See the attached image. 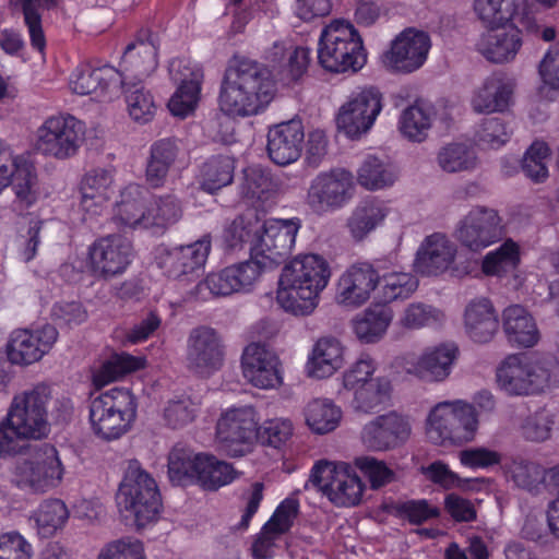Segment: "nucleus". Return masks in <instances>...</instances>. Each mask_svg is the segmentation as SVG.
<instances>
[{
    "instance_id": "nucleus-1",
    "label": "nucleus",
    "mask_w": 559,
    "mask_h": 559,
    "mask_svg": "<svg viewBox=\"0 0 559 559\" xmlns=\"http://www.w3.org/2000/svg\"><path fill=\"white\" fill-rule=\"evenodd\" d=\"M275 83L270 71L257 61L235 58L225 70L218 103L229 116L258 115L273 99Z\"/></svg>"
},
{
    "instance_id": "nucleus-2",
    "label": "nucleus",
    "mask_w": 559,
    "mask_h": 559,
    "mask_svg": "<svg viewBox=\"0 0 559 559\" xmlns=\"http://www.w3.org/2000/svg\"><path fill=\"white\" fill-rule=\"evenodd\" d=\"M331 276L328 261L319 254H304L286 264L280 276L277 302L295 316H308Z\"/></svg>"
},
{
    "instance_id": "nucleus-3",
    "label": "nucleus",
    "mask_w": 559,
    "mask_h": 559,
    "mask_svg": "<svg viewBox=\"0 0 559 559\" xmlns=\"http://www.w3.org/2000/svg\"><path fill=\"white\" fill-rule=\"evenodd\" d=\"M117 506L126 524L142 528L156 520L162 498L155 479L138 461H130L119 486Z\"/></svg>"
},
{
    "instance_id": "nucleus-4",
    "label": "nucleus",
    "mask_w": 559,
    "mask_h": 559,
    "mask_svg": "<svg viewBox=\"0 0 559 559\" xmlns=\"http://www.w3.org/2000/svg\"><path fill=\"white\" fill-rule=\"evenodd\" d=\"M497 382L509 395L537 394L558 384L559 371L551 359L513 354L497 368Z\"/></svg>"
},
{
    "instance_id": "nucleus-5",
    "label": "nucleus",
    "mask_w": 559,
    "mask_h": 559,
    "mask_svg": "<svg viewBox=\"0 0 559 559\" xmlns=\"http://www.w3.org/2000/svg\"><path fill=\"white\" fill-rule=\"evenodd\" d=\"M318 60L330 72L359 71L367 62V52L354 25L342 20L326 25L320 35Z\"/></svg>"
},
{
    "instance_id": "nucleus-6",
    "label": "nucleus",
    "mask_w": 559,
    "mask_h": 559,
    "mask_svg": "<svg viewBox=\"0 0 559 559\" xmlns=\"http://www.w3.org/2000/svg\"><path fill=\"white\" fill-rule=\"evenodd\" d=\"M135 416L133 397L128 390L114 388L94 397L90 420L94 433L111 441L124 435Z\"/></svg>"
},
{
    "instance_id": "nucleus-7",
    "label": "nucleus",
    "mask_w": 559,
    "mask_h": 559,
    "mask_svg": "<svg viewBox=\"0 0 559 559\" xmlns=\"http://www.w3.org/2000/svg\"><path fill=\"white\" fill-rule=\"evenodd\" d=\"M64 468L56 448L44 445L27 459L16 461L12 483L32 493H45L58 487Z\"/></svg>"
},
{
    "instance_id": "nucleus-8",
    "label": "nucleus",
    "mask_w": 559,
    "mask_h": 559,
    "mask_svg": "<svg viewBox=\"0 0 559 559\" xmlns=\"http://www.w3.org/2000/svg\"><path fill=\"white\" fill-rule=\"evenodd\" d=\"M261 261L253 253L248 261L239 262L209 274L188 292L189 299L206 301L213 297L248 292L263 271Z\"/></svg>"
},
{
    "instance_id": "nucleus-9",
    "label": "nucleus",
    "mask_w": 559,
    "mask_h": 559,
    "mask_svg": "<svg viewBox=\"0 0 559 559\" xmlns=\"http://www.w3.org/2000/svg\"><path fill=\"white\" fill-rule=\"evenodd\" d=\"M50 399V388L45 384L16 395L8 413L9 423L26 438H45L49 432L47 403Z\"/></svg>"
},
{
    "instance_id": "nucleus-10",
    "label": "nucleus",
    "mask_w": 559,
    "mask_h": 559,
    "mask_svg": "<svg viewBox=\"0 0 559 559\" xmlns=\"http://www.w3.org/2000/svg\"><path fill=\"white\" fill-rule=\"evenodd\" d=\"M85 139V126L73 116L48 118L37 131L36 148L46 156H74Z\"/></svg>"
},
{
    "instance_id": "nucleus-11",
    "label": "nucleus",
    "mask_w": 559,
    "mask_h": 559,
    "mask_svg": "<svg viewBox=\"0 0 559 559\" xmlns=\"http://www.w3.org/2000/svg\"><path fill=\"white\" fill-rule=\"evenodd\" d=\"M309 480L337 507H354L361 500L364 485L358 476L348 473L346 465L337 467L329 462H319L313 466Z\"/></svg>"
},
{
    "instance_id": "nucleus-12",
    "label": "nucleus",
    "mask_w": 559,
    "mask_h": 559,
    "mask_svg": "<svg viewBox=\"0 0 559 559\" xmlns=\"http://www.w3.org/2000/svg\"><path fill=\"white\" fill-rule=\"evenodd\" d=\"M300 227L299 219H273L262 222L250 252L261 261L262 266L273 270L289 255Z\"/></svg>"
},
{
    "instance_id": "nucleus-13",
    "label": "nucleus",
    "mask_w": 559,
    "mask_h": 559,
    "mask_svg": "<svg viewBox=\"0 0 559 559\" xmlns=\"http://www.w3.org/2000/svg\"><path fill=\"white\" fill-rule=\"evenodd\" d=\"M502 217L492 207L477 205L459 223L455 229L457 241L471 251L479 252L502 239Z\"/></svg>"
},
{
    "instance_id": "nucleus-14",
    "label": "nucleus",
    "mask_w": 559,
    "mask_h": 559,
    "mask_svg": "<svg viewBox=\"0 0 559 559\" xmlns=\"http://www.w3.org/2000/svg\"><path fill=\"white\" fill-rule=\"evenodd\" d=\"M382 110V94L373 86L353 93L340 107L336 123L352 139L367 133Z\"/></svg>"
},
{
    "instance_id": "nucleus-15",
    "label": "nucleus",
    "mask_w": 559,
    "mask_h": 559,
    "mask_svg": "<svg viewBox=\"0 0 559 559\" xmlns=\"http://www.w3.org/2000/svg\"><path fill=\"white\" fill-rule=\"evenodd\" d=\"M254 408L243 406L227 411L217 423V439L230 456L245 455L257 437Z\"/></svg>"
},
{
    "instance_id": "nucleus-16",
    "label": "nucleus",
    "mask_w": 559,
    "mask_h": 559,
    "mask_svg": "<svg viewBox=\"0 0 559 559\" xmlns=\"http://www.w3.org/2000/svg\"><path fill=\"white\" fill-rule=\"evenodd\" d=\"M225 350L221 335L213 328L201 325L191 330L187 344V367L199 377H210L224 364Z\"/></svg>"
},
{
    "instance_id": "nucleus-17",
    "label": "nucleus",
    "mask_w": 559,
    "mask_h": 559,
    "mask_svg": "<svg viewBox=\"0 0 559 559\" xmlns=\"http://www.w3.org/2000/svg\"><path fill=\"white\" fill-rule=\"evenodd\" d=\"M211 250V238L204 236L193 243L163 249L157 265L169 278L190 282L202 271Z\"/></svg>"
},
{
    "instance_id": "nucleus-18",
    "label": "nucleus",
    "mask_w": 559,
    "mask_h": 559,
    "mask_svg": "<svg viewBox=\"0 0 559 559\" xmlns=\"http://www.w3.org/2000/svg\"><path fill=\"white\" fill-rule=\"evenodd\" d=\"M353 187V175L345 169L320 174L308 190V205L317 213L340 207L350 198Z\"/></svg>"
},
{
    "instance_id": "nucleus-19",
    "label": "nucleus",
    "mask_w": 559,
    "mask_h": 559,
    "mask_svg": "<svg viewBox=\"0 0 559 559\" xmlns=\"http://www.w3.org/2000/svg\"><path fill=\"white\" fill-rule=\"evenodd\" d=\"M411 432L408 419L396 412H390L366 424L360 438L371 451H388L404 444Z\"/></svg>"
},
{
    "instance_id": "nucleus-20",
    "label": "nucleus",
    "mask_w": 559,
    "mask_h": 559,
    "mask_svg": "<svg viewBox=\"0 0 559 559\" xmlns=\"http://www.w3.org/2000/svg\"><path fill=\"white\" fill-rule=\"evenodd\" d=\"M132 245L121 235H108L96 240L90 248L93 271L104 278L123 273L132 259Z\"/></svg>"
},
{
    "instance_id": "nucleus-21",
    "label": "nucleus",
    "mask_w": 559,
    "mask_h": 559,
    "mask_svg": "<svg viewBox=\"0 0 559 559\" xmlns=\"http://www.w3.org/2000/svg\"><path fill=\"white\" fill-rule=\"evenodd\" d=\"M430 46L427 33L407 28L392 41L385 63L397 72H414L425 63Z\"/></svg>"
},
{
    "instance_id": "nucleus-22",
    "label": "nucleus",
    "mask_w": 559,
    "mask_h": 559,
    "mask_svg": "<svg viewBox=\"0 0 559 559\" xmlns=\"http://www.w3.org/2000/svg\"><path fill=\"white\" fill-rule=\"evenodd\" d=\"M169 73L179 86L169 99L168 108L174 116L186 117L199 100L203 71L197 66H191L190 62L177 59L170 62Z\"/></svg>"
},
{
    "instance_id": "nucleus-23",
    "label": "nucleus",
    "mask_w": 559,
    "mask_h": 559,
    "mask_svg": "<svg viewBox=\"0 0 559 559\" xmlns=\"http://www.w3.org/2000/svg\"><path fill=\"white\" fill-rule=\"evenodd\" d=\"M243 377L257 388L271 389L282 383L277 356L265 346L249 344L241 357Z\"/></svg>"
},
{
    "instance_id": "nucleus-24",
    "label": "nucleus",
    "mask_w": 559,
    "mask_h": 559,
    "mask_svg": "<svg viewBox=\"0 0 559 559\" xmlns=\"http://www.w3.org/2000/svg\"><path fill=\"white\" fill-rule=\"evenodd\" d=\"M304 139V126L298 119L270 128L266 145L270 159L278 166L295 163L301 155Z\"/></svg>"
},
{
    "instance_id": "nucleus-25",
    "label": "nucleus",
    "mask_w": 559,
    "mask_h": 559,
    "mask_svg": "<svg viewBox=\"0 0 559 559\" xmlns=\"http://www.w3.org/2000/svg\"><path fill=\"white\" fill-rule=\"evenodd\" d=\"M57 337V329L49 324L36 332L15 331L8 344V358L15 365H31L52 347Z\"/></svg>"
},
{
    "instance_id": "nucleus-26",
    "label": "nucleus",
    "mask_w": 559,
    "mask_h": 559,
    "mask_svg": "<svg viewBox=\"0 0 559 559\" xmlns=\"http://www.w3.org/2000/svg\"><path fill=\"white\" fill-rule=\"evenodd\" d=\"M380 276L369 263L352 265L340 278L336 300L345 307L357 308L370 298Z\"/></svg>"
},
{
    "instance_id": "nucleus-27",
    "label": "nucleus",
    "mask_w": 559,
    "mask_h": 559,
    "mask_svg": "<svg viewBox=\"0 0 559 559\" xmlns=\"http://www.w3.org/2000/svg\"><path fill=\"white\" fill-rule=\"evenodd\" d=\"M455 254V245L444 234L435 233L423 240L414 266L421 275L436 276L448 270Z\"/></svg>"
},
{
    "instance_id": "nucleus-28",
    "label": "nucleus",
    "mask_w": 559,
    "mask_h": 559,
    "mask_svg": "<svg viewBox=\"0 0 559 559\" xmlns=\"http://www.w3.org/2000/svg\"><path fill=\"white\" fill-rule=\"evenodd\" d=\"M521 32L519 25L510 31L489 28L478 39L477 51L492 63L510 62L522 47Z\"/></svg>"
},
{
    "instance_id": "nucleus-29",
    "label": "nucleus",
    "mask_w": 559,
    "mask_h": 559,
    "mask_svg": "<svg viewBox=\"0 0 559 559\" xmlns=\"http://www.w3.org/2000/svg\"><path fill=\"white\" fill-rule=\"evenodd\" d=\"M464 326L473 342H490L499 328L498 314L491 301L487 298L473 299L465 308Z\"/></svg>"
},
{
    "instance_id": "nucleus-30",
    "label": "nucleus",
    "mask_w": 559,
    "mask_h": 559,
    "mask_svg": "<svg viewBox=\"0 0 559 559\" xmlns=\"http://www.w3.org/2000/svg\"><path fill=\"white\" fill-rule=\"evenodd\" d=\"M507 340L518 347H533L539 341V331L531 313L520 305L509 306L502 313Z\"/></svg>"
},
{
    "instance_id": "nucleus-31",
    "label": "nucleus",
    "mask_w": 559,
    "mask_h": 559,
    "mask_svg": "<svg viewBox=\"0 0 559 559\" xmlns=\"http://www.w3.org/2000/svg\"><path fill=\"white\" fill-rule=\"evenodd\" d=\"M513 94V84L501 74L488 76L472 98L475 112L490 114L508 108Z\"/></svg>"
},
{
    "instance_id": "nucleus-32",
    "label": "nucleus",
    "mask_w": 559,
    "mask_h": 559,
    "mask_svg": "<svg viewBox=\"0 0 559 559\" xmlns=\"http://www.w3.org/2000/svg\"><path fill=\"white\" fill-rule=\"evenodd\" d=\"M393 317L388 305L372 304L353 319L354 333L361 343L374 344L385 335Z\"/></svg>"
},
{
    "instance_id": "nucleus-33",
    "label": "nucleus",
    "mask_w": 559,
    "mask_h": 559,
    "mask_svg": "<svg viewBox=\"0 0 559 559\" xmlns=\"http://www.w3.org/2000/svg\"><path fill=\"white\" fill-rule=\"evenodd\" d=\"M180 152V143L175 138L160 139L152 144L145 170L146 181L151 187L158 188L164 185Z\"/></svg>"
},
{
    "instance_id": "nucleus-34",
    "label": "nucleus",
    "mask_w": 559,
    "mask_h": 559,
    "mask_svg": "<svg viewBox=\"0 0 559 559\" xmlns=\"http://www.w3.org/2000/svg\"><path fill=\"white\" fill-rule=\"evenodd\" d=\"M112 182V174L107 169L96 168L88 171L80 187L82 209L87 213L98 214L99 209L114 193Z\"/></svg>"
},
{
    "instance_id": "nucleus-35",
    "label": "nucleus",
    "mask_w": 559,
    "mask_h": 559,
    "mask_svg": "<svg viewBox=\"0 0 559 559\" xmlns=\"http://www.w3.org/2000/svg\"><path fill=\"white\" fill-rule=\"evenodd\" d=\"M343 365V346L332 336L321 337L309 360L310 374L322 379L332 376Z\"/></svg>"
},
{
    "instance_id": "nucleus-36",
    "label": "nucleus",
    "mask_w": 559,
    "mask_h": 559,
    "mask_svg": "<svg viewBox=\"0 0 559 559\" xmlns=\"http://www.w3.org/2000/svg\"><path fill=\"white\" fill-rule=\"evenodd\" d=\"M433 115L435 111L430 105L424 102H415L401 112L399 130L408 141L424 142L432 126Z\"/></svg>"
},
{
    "instance_id": "nucleus-37",
    "label": "nucleus",
    "mask_w": 559,
    "mask_h": 559,
    "mask_svg": "<svg viewBox=\"0 0 559 559\" xmlns=\"http://www.w3.org/2000/svg\"><path fill=\"white\" fill-rule=\"evenodd\" d=\"M147 197V190L135 183L127 186L120 193V201L117 203V218L130 227L145 228V218L147 209L144 204Z\"/></svg>"
},
{
    "instance_id": "nucleus-38",
    "label": "nucleus",
    "mask_w": 559,
    "mask_h": 559,
    "mask_svg": "<svg viewBox=\"0 0 559 559\" xmlns=\"http://www.w3.org/2000/svg\"><path fill=\"white\" fill-rule=\"evenodd\" d=\"M118 83L121 84L130 117L140 123L151 121L156 106L153 95L145 88L142 81H127L126 78L120 76Z\"/></svg>"
},
{
    "instance_id": "nucleus-39",
    "label": "nucleus",
    "mask_w": 559,
    "mask_h": 559,
    "mask_svg": "<svg viewBox=\"0 0 559 559\" xmlns=\"http://www.w3.org/2000/svg\"><path fill=\"white\" fill-rule=\"evenodd\" d=\"M388 213L389 209L381 200L370 198L361 201L348 219V227L353 237L361 240L383 222Z\"/></svg>"
},
{
    "instance_id": "nucleus-40",
    "label": "nucleus",
    "mask_w": 559,
    "mask_h": 559,
    "mask_svg": "<svg viewBox=\"0 0 559 559\" xmlns=\"http://www.w3.org/2000/svg\"><path fill=\"white\" fill-rule=\"evenodd\" d=\"M120 76L119 72L108 66L97 69H78L72 74L70 87L79 95H88L98 90L105 92L111 84H117Z\"/></svg>"
},
{
    "instance_id": "nucleus-41",
    "label": "nucleus",
    "mask_w": 559,
    "mask_h": 559,
    "mask_svg": "<svg viewBox=\"0 0 559 559\" xmlns=\"http://www.w3.org/2000/svg\"><path fill=\"white\" fill-rule=\"evenodd\" d=\"M203 453H194L193 450L176 445L168 455V476L174 485H185L198 479L200 472L199 462Z\"/></svg>"
},
{
    "instance_id": "nucleus-42",
    "label": "nucleus",
    "mask_w": 559,
    "mask_h": 559,
    "mask_svg": "<svg viewBox=\"0 0 559 559\" xmlns=\"http://www.w3.org/2000/svg\"><path fill=\"white\" fill-rule=\"evenodd\" d=\"M276 187L269 173L258 167H248L242 171L239 194L251 204L264 203L276 193Z\"/></svg>"
},
{
    "instance_id": "nucleus-43",
    "label": "nucleus",
    "mask_w": 559,
    "mask_h": 559,
    "mask_svg": "<svg viewBox=\"0 0 559 559\" xmlns=\"http://www.w3.org/2000/svg\"><path fill=\"white\" fill-rule=\"evenodd\" d=\"M503 468L508 479L512 480L516 487L530 492L537 491L545 480L544 467L521 456L511 457L504 463Z\"/></svg>"
},
{
    "instance_id": "nucleus-44",
    "label": "nucleus",
    "mask_w": 559,
    "mask_h": 559,
    "mask_svg": "<svg viewBox=\"0 0 559 559\" xmlns=\"http://www.w3.org/2000/svg\"><path fill=\"white\" fill-rule=\"evenodd\" d=\"M391 382L385 378H376L354 392L352 405L355 411L362 413H377L390 401Z\"/></svg>"
},
{
    "instance_id": "nucleus-45",
    "label": "nucleus",
    "mask_w": 559,
    "mask_h": 559,
    "mask_svg": "<svg viewBox=\"0 0 559 559\" xmlns=\"http://www.w3.org/2000/svg\"><path fill=\"white\" fill-rule=\"evenodd\" d=\"M262 221L255 209H249L237 216L225 229L224 239L230 249L240 248L243 243L255 245L257 236L261 231Z\"/></svg>"
},
{
    "instance_id": "nucleus-46",
    "label": "nucleus",
    "mask_w": 559,
    "mask_h": 559,
    "mask_svg": "<svg viewBox=\"0 0 559 559\" xmlns=\"http://www.w3.org/2000/svg\"><path fill=\"white\" fill-rule=\"evenodd\" d=\"M459 349L454 344H441L423 353L426 369V381L440 382L445 380L457 357Z\"/></svg>"
},
{
    "instance_id": "nucleus-47",
    "label": "nucleus",
    "mask_w": 559,
    "mask_h": 559,
    "mask_svg": "<svg viewBox=\"0 0 559 559\" xmlns=\"http://www.w3.org/2000/svg\"><path fill=\"white\" fill-rule=\"evenodd\" d=\"M518 0H475L474 10L487 28H502L514 17Z\"/></svg>"
},
{
    "instance_id": "nucleus-48",
    "label": "nucleus",
    "mask_w": 559,
    "mask_h": 559,
    "mask_svg": "<svg viewBox=\"0 0 559 559\" xmlns=\"http://www.w3.org/2000/svg\"><path fill=\"white\" fill-rule=\"evenodd\" d=\"M455 421V402H442L436 405L427 418L428 439L438 445L451 444L452 427Z\"/></svg>"
},
{
    "instance_id": "nucleus-49",
    "label": "nucleus",
    "mask_w": 559,
    "mask_h": 559,
    "mask_svg": "<svg viewBox=\"0 0 559 559\" xmlns=\"http://www.w3.org/2000/svg\"><path fill=\"white\" fill-rule=\"evenodd\" d=\"M397 178L393 167L377 156H368L358 170V183L370 191L391 187Z\"/></svg>"
},
{
    "instance_id": "nucleus-50",
    "label": "nucleus",
    "mask_w": 559,
    "mask_h": 559,
    "mask_svg": "<svg viewBox=\"0 0 559 559\" xmlns=\"http://www.w3.org/2000/svg\"><path fill=\"white\" fill-rule=\"evenodd\" d=\"M235 163L229 156L217 155L209 158L201 170V187L204 191L214 193L231 183Z\"/></svg>"
},
{
    "instance_id": "nucleus-51",
    "label": "nucleus",
    "mask_w": 559,
    "mask_h": 559,
    "mask_svg": "<svg viewBox=\"0 0 559 559\" xmlns=\"http://www.w3.org/2000/svg\"><path fill=\"white\" fill-rule=\"evenodd\" d=\"M520 263L519 246L511 239L485 255L481 270L489 276H502L516 269Z\"/></svg>"
},
{
    "instance_id": "nucleus-52",
    "label": "nucleus",
    "mask_w": 559,
    "mask_h": 559,
    "mask_svg": "<svg viewBox=\"0 0 559 559\" xmlns=\"http://www.w3.org/2000/svg\"><path fill=\"white\" fill-rule=\"evenodd\" d=\"M16 198L26 206L35 203L38 197V179L34 165L24 157L16 160L14 174L10 180Z\"/></svg>"
},
{
    "instance_id": "nucleus-53",
    "label": "nucleus",
    "mask_w": 559,
    "mask_h": 559,
    "mask_svg": "<svg viewBox=\"0 0 559 559\" xmlns=\"http://www.w3.org/2000/svg\"><path fill=\"white\" fill-rule=\"evenodd\" d=\"M306 423L319 435L334 430L341 419V409L326 400H313L306 408Z\"/></svg>"
},
{
    "instance_id": "nucleus-54",
    "label": "nucleus",
    "mask_w": 559,
    "mask_h": 559,
    "mask_svg": "<svg viewBox=\"0 0 559 559\" xmlns=\"http://www.w3.org/2000/svg\"><path fill=\"white\" fill-rule=\"evenodd\" d=\"M156 48L152 41L129 44L122 57L124 69L136 72L140 76H147L157 66Z\"/></svg>"
},
{
    "instance_id": "nucleus-55",
    "label": "nucleus",
    "mask_w": 559,
    "mask_h": 559,
    "mask_svg": "<svg viewBox=\"0 0 559 559\" xmlns=\"http://www.w3.org/2000/svg\"><path fill=\"white\" fill-rule=\"evenodd\" d=\"M437 162L445 173L467 171L476 166L474 150L464 143H450L440 148Z\"/></svg>"
},
{
    "instance_id": "nucleus-56",
    "label": "nucleus",
    "mask_w": 559,
    "mask_h": 559,
    "mask_svg": "<svg viewBox=\"0 0 559 559\" xmlns=\"http://www.w3.org/2000/svg\"><path fill=\"white\" fill-rule=\"evenodd\" d=\"M199 466L200 472H198L197 481L205 489L216 490L235 478L234 467L228 463L218 461L213 455L203 454Z\"/></svg>"
},
{
    "instance_id": "nucleus-57",
    "label": "nucleus",
    "mask_w": 559,
    "mask_h": 559,
    "mask_svg": "<svg viewBox=\"0 0 559 559\" xmlns=\"http://www.w3.org/2000/svg\"><path fill=\"white\" fill-rule=\"evenodd\" d=\"M444 320V314L438 308L424 302H412L405 307L399 324L408 331L420 330L439 325Z\"/></svg>"
},
{
    "instance_id": "nucleus-58",
    "label": "nucleus",
    "mask_w": 559,
    "mask_h": 559,
    "mask_svg": "<svg viewBox=\"0 0 559 559\" xmlns=\"http://www.w3.org/2000/svg\"><path fill=\"white\" fill-rule=\"evenodd\" d=\"M181 217L178 200L173 195L158 198L148 209L145 218V228L163 231L174 225Z\"/></svg>"
},
{
    "instance_id": "nucleus-59",
    "label": "nucleus",
    "mask_w": 559,
    "mask_h": 559,
    "mask_svg": "<svg viewBox=\"0 0 559 559\" xmlns=\"http://www.w3.org/2000/svg\"><path fill=\"white\" fill-rule=\"evenodd\" d=\"M418 288V280L411 273L393 272L383 275L381 292L383 302L388 305L397 299L409 298Z\"/></svg>"
},
{
    "instance_id": "nucleus-60",
    "label": "nucleus",
    "mask_w": 559,
    "mask_h": 559,
    "mask_svg": "<svg viewBox=\"0 0 559 559\" xmlns=\"http://www.w3.org/2000/svg\"><path fill=\"white\" fill-rule=\"evenodd\" d=\"M142 366L143 360L141 358L124 353L116 354L102 366L97 373H95L94 382L97 385H104L121 378L126 373L142 368Z\"/></svg>"
},
{
    "instance_id": "nucleus-61",
    "label": "nucleus",
    "mask_w": 559,
    "mask_h": 559,
    "mask_svg": "<svg viewBox=\"0 0 559 559\" xmlns=\"http://www.w3.org/2000/svg\"><path fill=\"white\" fill-rule=\"evenodd\" d=\"M550 156V150L547 143L535 141L527 148L523 160L522 171L534 182H543L548 177L547 160Z\"/></svg>"
},
{
    "instance_id": "nucleus-62",
    "label": "nucleus",
    "mask_w": 559,
    "mask_h": 559,
    "mask_svg": "<svg viewBox=\"0 0 559 559\" xmlns=\"http://www.w3.org/2000/svg\"><path fill=\"white\" fill-rule=\"evenodd\" d=\"M69 518V511L63 501L50 499L44 501L37 513L36 523L43 535H50L62 527Z\"/></svg>"
},
{
    "instance_id": "nucleus-63",
    "label": "nucleus",
    "mask_w": 559,
    "mask_h": 559,
    "mask_svg": "<svg viewBox=\"0 0 559 559\" xmlns=\"http://www.w3.org/2000/svg\"><path fill=\"white\" fill-rule=\"evenodd\" d=\"M478 426L475 407L471 404L455 402V421L452 427L451 444H460L474 438Z\"/></svg>"
},
{
    "instance_id": "nucleus-64",
    "label": "nucleus",
    "mask_w": 559,
    "mask_h": 559,
    "mask_svg": "<svg viewBox=\"0 0 559 559\" xmlns=\"http://www.w3.org/2000/svg\"><path fill=\"white\" fill-rule=\"evenodd\" d=\"M555 413L546 407L528 415L522 424L523 437L533 442H543L550 438L555 425Z\"/></svg>"
}]
</instances>
